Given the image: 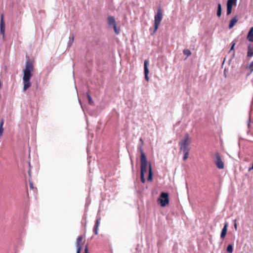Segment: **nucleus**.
Masks as SVG:
<instances>
[{
	"instance_id": "obj_6",
	"label": "nucleus",
	"mask_w": 253,
	"mask_h": 253,
	"mask_svg": "<svg viewBox=\"0 0 253 253\" xmlns=\"http://www.w3.org/2000/svg\"><path fill=\"white\" fill-rule=\"evenodd\" d=\"M215 164L217 168L219 169H223L224 168V164L222 159L218 153L215 154Z\"/></svg>"
},
{
	"instance_id": "obj_30",
	"label": "nucleus",
	"mask_w": 253,
	"mask_h": 253,
	"mask_svg": "<svg viewBox=\"0 0 253 253\" xmlns=\"http://www.w3.org/2000/svg\"><path fill=\"white\" fill-rule=\"evenodd\" d=\"M84 253H88L87 246H85V250H84Z\"/></svg>"
},
{
	"instance_id": "obj_16",
	"label": "nucleus",
	"mask_w": 253,
	"mask_h": 253,
	"mask_svg": "<svg viewBox=\"0 0 253 253\" xmlns=\"http://www.w3.org/2000/svg\"><path fill=\"white\" fill-rule=\"evenodd\" d=\"M180 151H182L183 154H184V156H183V160L184 161H185L188 157V156H189V152L190 151V150H180Z\"/></svg>"
},
{
	"instance_id": "obj_34",
	"label": "nucleus",
	"mask_w": 253,
	"mask_h": 253,
	"mask_svg": "<svg viewBox=\"0 0 253 253\" xmlns=\"http://www.w3.org/2000/svg\"><path fill=\"white\" fill-rule=\"evenodd\" d=\"M253 169V165H252V166L249 168V170L251 171Z\"/></svg>"
},
{
	"instance_id": "obj_8",
	"label": "nucleus",
	"mask_w": 253,
	"mask_h": 253,
	"mask_svg": "<svg viewBox=\"0 0 253 253\" xmlns=\"http://www.w3.org/2000/svg\"><path fill=\"white\" fill-rule=\"evenodd\" d=\"M237 4V0H228L227 2V14L230 15L232 12L233 6Z\"/></svg>"
},
{
	"instance_id": "obj_2",
	"label": "nucleus",
	"mask_w": 253,
	"mask_h": 253,
	"mask_svg": "<svg viewBox=\"0 0 253 253\" xmlns=\"http://www.w3.org/2000/svg\"><path fill=\"white\" fill-rule=\"evenodd\" d=\"M141 152V181L142 183H144L145 179L144 178L145 174L147 171V162L146 156L142 151V147L140 146L139 147Z\"/></svg>"
},
{
	"instance_id": "obj_10",
	"label": "nucleus",
	"mask_w": 253,
	"mask_h": 253,
	"mask_svg": "<svg viewBox=\"0 0 253 253\" xmlns=\"http://www.w3.org/2000/svg\"><path fill=\"white\" fill-rule=\"evenodd\" d=\"M247 39L249 41L251 42H253V27H252L248 34Z\"/></svg>"
},
{
	"instance_id": "obj_21",
	"label": "nucleus",
	"mask_w": 253,
	"mask_h": 253,
	"mask_svg": "<svg viewBox=\"0 0 253 253\" xmlns=\"http://www.w3.org/2000/svg\"><path fill=\"white\" fill-rule=\"evenodd\" d=\"M86 95H87V97L88 99V103L91 105H93L94 104V102H93L91 97L90 96V95H89V94L88 93H87Z\"/></svg>"
},
{
	"instance_id": "obj_26",
	"label": "nucleus",
	"mask_w": 253,
	"mask_h": 253,
	"mask_svg": "<svg viewBox=\"0 0 253 253\" xmlns=\"http://www.w3.org/2000/svg\"><path fill=\"white\" fill-rule=\"evenodd\" d=\"M99 223H100V218H98L96 221V223H95V224L94 226H97L98 227Z\"/></svg>"
},
{
	"instance_id": "obj_24",
	"label": "nucleus",
	"mask_w": 253,
	"mask_h": 253,
	"mask_svg": "<svg viewBox=\"0 0 253 253\" xmlns=\"http://www.w3.org/2000/svg\"><path fill=\"white\" fill-rule=\"evenodd\" d=\"M183 54L187 56H189L191 54V52L189 49H184L183 51Z\"/></svg>"
},
{
	"instance_id": "obj_27",
	"label": "nucleus",
	"mask_w": 253,
	"mask_h": 253,
	"mask_svg": "<svg viewBox=\"0 0 253 253\" xmlns=\"http://www.w3.org/2000/svg\"><path fill=\"white\" fill-rule=\"evenodd\" d=\"M0 23H4L3 15L2 14L0 16Z\"/></svg>"
},
{
	"instance_id": "obj_40",
	"label": "nucleus",
	"mask_w": 253,
	"mask_h": 253,
	"mask_svg": "<svg viewBox=\"0 0 253 253\" xmlns=\"http://www.w3.org/2000/svg\"><path fill=\"white\" fill-rule=\"evenodd\" d=\"M252 48L253 49V47Z\"/></svg>"
},
{
	"instance_id": "obj_31",
	"label": "nucleus",
	"mask_w": 253,
	"mask_h": 253,
	"mask_svg": "<svg viewBox=\"0 0 253 253\" xmlns=\"http://www.w3.org/2000/svg\"><path fill=\"white\" fill-rule=\"evenodd\" d=\"M226 72H227V69H226V67H225L224 68V75L225 77L226 76Z\"/></svg>"
},
{
	"instance_id": "obj_37",
	"label": "nucleus",
	"mask_w": 253,
	"mask_h": 253,
	"mask_svg": "<svg viewBox=\"0 0 253 253\" xmlns=\"http://www.w3.org/2000/svg\"><path fill=\"white\" fill-rule=\"evenodd\" d=\"M140 141L141 142V143L142 144L143 143V140L141 138L140 139Z\"/></svg>"
},
{
	"instance_id": "obj_12",
	"label": "nucleus",
	"mask_w": 253,
	"mask_h": 253,
	"mask_svg": "<svg viewBox=\"0 0 253 253\" xmlns=\"http://www.w3.org/2000/svg\"><path fill=\"white\" fill-rule=\"evenodd\" d=\"M238 20V19L237 18V17H235L233 18H232L230 21V23L229 25V28L230 29L232 28L235 25V24L237 22Z\"/></svg>"
},
{
	"instance_id": "obj_20",
	"label": "nucleus",
	"mask_w": 253,
	"mask_h": 253,
	"mask_svg": "<svg viewBox=\"0 0 253 253\" xmlns=\"http://www.w3.org/2000/svg\"><path fill=\"white\" fill-rule=\"evenodd\" d=\"M221 5L220 3H218L217 5V15L218 17H220L221 15Z\"/></svg>"
},
{
	"instance_id": "obj_35",
	"label": "nucleus",
	"mask_w": 253,
	"mask_h": 253,
	"mask_svg": "<svg viewBox=\"0 0 253 253\" xmlns=\"http://www.w3.org/2000/svg\"><path fill=\"white\" fill-rule=\"evenodd\" d=\"M253 169V165H252V166L249 168V170L251 171Z\"/></svg>"
},
{
	"instance_id": "obj_1",
	"label": "nucleus",
	"mask_w": 253,
	"mask_h": 253,
	"mask_svg": "<svg viewBox=\"0 0 253 253\" xmlns=\"http://www.w3.org/2000/svg\"><path fill=\"white\" fill-rule=\"evenodd\" d=\"M34 71L33 64H26L25 69L23 70V91H25L31 86L30 79L32 76V73Z\"/></svg>"
},
{
	"instance_id": "obj_15",
	"label": "nucleus",
	"mask_w": 253,
	"mask_h": 253,
	"mask_svg": "<svg viewBox=\"0 0 253 253\" xmlns=\"http://www.w3.org/2000/svg\"><path fill=\"white\" fill-rule=\"evenodd\" d=\"M74 41V36L72 35L69 37V40L67 43V48H70L71 47L73 42Z\"/></svg>"
},
{
	"instance_id": "obj_9",
	"label": "nucleus",
	"mask_w": 253,
	"mask_h": 253,
	"mask_svg": "<svg viewBox=\"0 0 253 253\" xmlns=\"http://www.w3.org/2000/svg\"><path fill=\"white\" fill-rule=\"evenodd\" d=\"M228 228V223L227 222L225 223L224 225V227L222 229L221 233L220 234V238L223 239L227 233Z\"/></svg>"
},
{
	"instance_id": "obj_39",
	"label": "nucleus",
	"mask_w": 253,
	"mask_h": 253,
	"mask_svg": "<svg viewBox=\"0 0 253 253\" xmlns=\"http://www.w3.org/2000/svg\"><path fill=\"white\" fill-rule=\"evenodd\" d=\"M252 63H253V61L252 62Z\"/></svg>"
},
{
	"instance_id": "obj_14",
	"label": "nucleus",
	"mask_w": 253,
	"mask_h": 253,
	"mask_svg": "<svg viewBox=\"0 0 253 253\" xmlns=\"http://www.w3.org/2000/svg\"><path fill=\"white\" fill-rule=\"evenodd\" d=\"M148 64H144V74H145V79L147 81H149L148 74H149V70L147 67Z\"/></svg>"
},
{
	"instance_id": "obj_11",
	"label": "nucleus",
	"mask_w": 253,
	"mask_h": 253,
	"mask_svg": "<svg viewBox=\"0 0 253 253\" xmlns=\"http://www.w3.org/2000/svg\"><path fill=\"white\" fill-rule=\"evenodd\" d=\"M83 236H80L77 239L76 241V247L77 248L81 247L83 244Z\"/></svg>"
},
{
	"instance_id": "obj_22",
	"label": "nucleus",
	"mask_w": 253,
	"mask_h": 253,
	"mask_svg": "<svg viewBox=\"0 0 253 253\" xmlns=\"http://www.w3.org/2000/svg\"><path fill=\"white\" fill-rule=\"evenodd\" d=\"M246 68L249 70V72L248 74L251 73L253 71V64H248V65L246 67Z\"/></svg>"
},
{
	"instance_id": "obj_18",
	"label": "nucleus",
	"mask_w": 253,
	"mask_h": 253,
	"mask_svg": "<svg viewBox=\"0 0 253 253\" xmlns=\"http://www.w3.org/2000/svg\"><path fill=\"white\" fill-rule=\"evenodd\" d=\"M4 124V120L3 119H1L0 122V137L2 134V133L3 132V125Z\"/></svg>"
},
{
	"instance_id": "obj_3",
	"label": "nucleus",
	"mask_w": 253,
	"mask_h": 253,
	"mask_svg": "<svg viewBox=\"0 0 253 253\" xmlns=\"http://www.w3.org/2000/svg\"><path fill=\"white\" fill-rule=\"evenodd\" d=\"M192 138L188 134H186L179 142L180 150H190L189 146L191 143Z\"/></svg>"
},
{
	"instance_id": "obj_33",
	"label": "nucleus",
	"mask_w": 253,
	"mask_h": 253,
	"mask_svg": "<svg viewBox=\"0 0 253 253\" xmlns=\"http://www.w3.org/2000/svg\"><path fill=\"white\" fill-rule=\"evenodd\" d=\"M234 228H235V230L237 229V224L236 222L234 223Z\"/></svg>"
},
{
	"instance_id": "obj_7",
	"label": "nucleus",
	"mask_w": 253,
	"mask_h": 253,
	"mask_svg": "<svg viewBox=\"0 0 253 253\" xmlns=\"http://www.w3.org/2000/svg\"><path fill=\"white\" fill-rule=\"evenodd\" d=\"M107 22H108V25L110 26L113 27L114 30L115 31V33L116 34H119L120 33V31L117 28L115 18L113 16H108V19H107Z\"/></svg>"
},
{
	"instance_id": "obj_29",
	"label": "nucleus",
	"mask_w": 253,
	"mask_h": 253,
	"mask_svg": "<svg viewBox=\"0 0 253 253\" xmlns=\"http://www.w3.org/2000/svg\"><path fill=\"white\" fill-rule=\"evenodd\" d=\"M77 248V253H81V247H79V248Z\"/></svg>"
},
{
	"instance_id": "obj_19",
	"label": "nucleus",
	"mask_w": 253,
	"mask_h": 253,
	"mask_svg": "<svg viewBox=\"0 0 253 253\" xmlns=\"http://www.w3.org/2000/svg\"><path fill=\"white\" fill-rule=\"evenodd\" d=\"M152 170L151 166H149V175L148 177V180L149 181H152Z\"/></svg>"
},
{
	"instance_id": "obj_25",
	"label": "nucleus",
	"mask_w": 253,
	"mask_h": 253,
	"mask_svg": "<svg viewBox=\"0 0 253 253\" xmlns=\"http://www.w3.org/2000/svg\"><path fill=\"white\" fill-rule=\"evenodd\" d=\"M98 227L97 226H94L93 228V232L95 235L98 234Z\"/></svg>"
},
{
	"instance_id": "obj_17",
	"label": "nucleus",
	"mask_w": 253,
	"mask_h": 253,
	"mask_svg": "<svg viewBox=\"0 0 253 253\" xmlns=\"http://www.w3.org/2000/svg\"><path fill=\"white\" fill-rule=\"evenodd\" d=\"M247 55L248 57H252L253 56V50L251 45L248 47Z\"/></svg>"
},
{
	"instance_id": "obj_32",
	"label": "nucleus",
	"mask_w": 253,
	"mask_h": 253,
	"mask_svg": "<svg viewBox=\"0 0 253 253\" xmlns=\"http://www.w3.org/2000/svg\"><path fill=\"white\" fill-rule=\"evenodd\" d=\"M30 188L33 189L34 188L33 184L32 182L30 183Z\"/></svg>"
},
{
	"instance_id": "obj_23",
	"label": "nucleus",
	"mask_w": 253,
	"mask_h": 253,
	"mask_svg": "<svg viewBox=\"0 0 253 253\" xmlns=\"http://www.w3.org/2000/svg\"><path fill=\"white\" fill-rule=\"evenodd\" d=\"M233 251V248L231 245H229L227 246V252L229 253H232Z\"/></svg>"
},
{
	"instance_id": "obj_4",
	"label": "nucleus",
	"mask_w": 253,
	"mask_h": 253,
	"mask_svg": "<svg viewBox=\"0 0 253 253\" xmlns=\"http://www.w3.org/2000/svg\"><path fill=\"white\" fill-rule=\"evenodd\" d=\"M163 19V12L160 8H159L157 10V13L154 16V29L153 33H155L162 21Z\"/></svg>"
},
{
	"instance_id": "obj_13",
	"label": "nucleus",
	"mask_w": 253,
	"mask_h": 253,
	"mask_svg": "<svg viewBox=\"0 0 253 253\" xmlns=\"http://www.w3.org/2000/svg\"><path fill=\"white\" fill-rule=\"evenodd\" d=\"M5 23H0V33L3 39L5 37Z\"/></svg>"
},
{
	"instance_id": "obj_38",
	"label": "nucleus",
	"mask_w": 253,
	"mask_h": 253,
	"mask_svg": "<svg viewBox=\"0 0 253 253\" xmlns=\"http://www.w3.org/2000/svg\"><path fill=\"white\" fill-rule=\"evenodd\" d=\"M223 65H224V64H222V68H223Z\"/></svg>"
},
{
	"instance_id": "obj_5",
	"label": "nucleus",
	"mask_w": 253,
	"mask_h": 253,
	"mask_svg": "<svg viewBox=\"0 0 253 253\" xmlns=\"http://www.w3.org/2000/svg\"><path fill=\"white\" fill-rule=\"evenodd\" d=\"M158 201L160 203L162 207H165L169 203V194L167 193L162 192L158 198Z\"/></svg>"
},
{
	"instance_id": "obj_28",
	"label": "nucleus",
	"mask_w": 253,
	"mask_h": 253,
	"mask_svg": "<svg viewBox=\"0 0 253 253\" xmlns=\"http://www.w3.org/2000/svg\"><path fill=\"white\" fill-rule=\"evenodd\" d=\"M235 44L236 43L235 42H232V46H231V48H230V51L234 49V46H235Z\"/></svg>"
},
{
	"instance_id": "obj_36",
	"label": "nucleus",
	"mask_w": 253,
	"mask_h": 253,
	"mask_svg": "<svg viewBox=\"0 0 253 253\" xmlns=\"http://www.w3.org/2000/svg\"><path fill=\"white\" fill-rule=\"evenodd\" d=\"M148 61L147 60H146L144 61V63L146 64V63H148Z\"/></svg>"
},
{
	"instance_id": "obj_41",
	"label": "nucleus",
	"mask_w": 253,
	"mask_h": 253,
	"mask_svg": "<svg viewBox=\"0 0 253 253\" xmlns=\"http://www.w3.org/2000/svg\"><path fill=\"white\" fill-rule=\"evenodd\" d=\"M252 48L253 49V47Z\"/></svg>"
}]
</instances>
